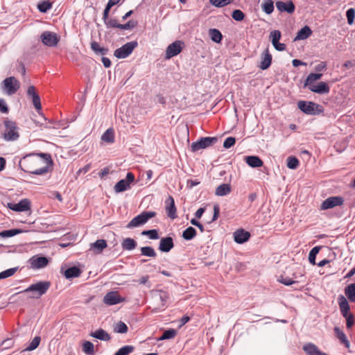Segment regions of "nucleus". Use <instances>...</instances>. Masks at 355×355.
Wrapping results in <instances>:
<instances>
[{"mask_svg": "<svg viewBox=\"0 0 355 355\" xmlns=\"http://www.w3.org/2000/svg\"><path fill=\"white\" fill-rule=\"evenodd\" d=\"M28 172L35 175H42L48 171L52 164L50 155L46 153L37 154L29 160Z\"/></svg>", "mask_w": 355, "mask_h": 355, "instance_id": "1", "label": "nucleus"}, {"mask_svg": "<svg viewBox=\"0 0 355 355\" xmlns=\"http://www.w3.org/2000/svg\"><path fill=\"white\" fill-rule=\"evenodd\" d=\"M152 299L154 306L153 312L157 313L166 306V302L169 299V295L164 291H155L153 292Z\"/></svg>", "mask_w": 355, "mask_h": 355, "instance_id": "2", "label": "nucleus"}, {"mask_svg": "<svg viewBox=\"0 0 355 355\" xmlns=\"http://www.w3.org/2000/svg\"><path fill=\"white\" fill-rule=\"evenodd\" d=\"M50 285L49 282H39L36 284H31L24 290V292L31 293L32 295L31 297L32 298H39L48 291Z\"/></svg>", "mask_w": 355, "mask_h": 355, "instance_id": "3", "label": "nucleus"}, {"mask_svg": "<svg viewBox=\"0 0 355 355\" xmlns=\"http://www.w3.org/2000/svg\"><path fill=\"white\" fill-rule=\"evenodd\" d=\"M5 130L3 138L6 141H15L19 137V128L17 123L12 121L6 120L4 122Z\"/></svg>", "mask_w": 355, "mask_h": 355, "instance_id": "4", "label": "nucleus"}, {"mask_svg": "<svg viewBox=\"0 0 355 355\" xmlns=\"http://www.w3.org/2000/svg\"><path fill=\"white\" fill-rule=\"evenodd\" d=\"M19 88V81L13 76L6 78L1 83L2 90L8 96L15 94Z\"/></svg>", "mask_w": 355, "mask_h": 355, "instance_id": "5", "label": "nucleus"}, {"mask_svg": "<svg viewBox=\"0 0 355 355\" xmlns=\"http://www.w3.org/2000/svg\"><path fill=\"white\" fill-rule=\"evenodd\" d=\"M156 215L154 211H143L133 218L127 225V228H134L144 225L148 220Z\"/></svg>", "mask_w": 355, "mask_h": 355, "instance_id": "6", "label": "nucleus"}, {"mask_svg": "<svg viewBox=\"0 0 355 355\" xmlns=\"http://www.w3.org/2000/svg\"><path fill=\"white\" fill-rule=\"evenodd\" d=\"M137 45L138 44L136 41L128 42L121 47L116 49L114 52V55L119 59H124L132 53Z\"/></svg>", "mask_w": 355, "mask_h": 355, "instance_id": "7", "label": "nucleus"}, {"mask_svg": "<svg viewBox=\"0 0 355 355\" xmlns=\"http://www.w3.org/2000/svg\"><path fill=\"white\" fill-rule=\"evenodd\" d=\"M6 207L15 212H25L31 209V202L28 198H24L19 202H8Z\"/></svg>", "mask_w": 355, "mask_h": 355, "instance_id": "8", "label": "nucleus"}, {"mask_svg": "<svg viewBox=\"0 0 355 355\" xmlns=\"http://www.w3.org/2000/svg\"><path fill=\"white\" fill-rule=\"evenodd\" d=\"M217 139L216 137H202L196 142H193L191 146L192 152H196L201 149L206 148L212 146Z\"/></svg>", "mask_w": 355, "mask_h": 355, "instance_id": "9", "label": "nucleus"}, {"mask_svg": "<svg viewBox=\"0 0 355 355\" xmlns=\"http://www.w3.org/2000/svg\"><path fill=\"white\" fill-rule=\"evenodd\" d=\"M40 39L45 46L53 47L58 44L60 37L55 33L44 31L41 34Z\"/></svg>", "mask_w": 355, "mask_h": 355, "instance_id": "10", "label": "nucleus"}, {"mask_svg": "<svg viewBox=\"0 0 355 355\" xmlns=\"http://www.w3.org/2000/svg\"><path fill=\"white\" fill-rule=\"evenodd\" d=\"M298 108L306 114H315L319 110L320 105L313 102L304 101L297 103Z\"/></svg>", "mask_w": 355, "mask_h": 355, "instance_id": "11", "label": "nucleus"}, {"mask_svg": "<svg viewBox=\"0 0 355 355\" xmlns=\"http://www.w3.org/2000/svg\"><path fill=\"white\" fill-rule=\"evenodd\" d=\"M135 180V176L132 173H128L125 180H121L114 186L116 193L123 192L130 188V184Z\"/></svg>", "mask_w": 355, "mask_h": 355, "instance_id": "12", "label": "nucleus"}, {"mask_svg": "<svg viewBox=\"0 0 355 355\" xmlns=\"http://www.w3.org/2000/svg\"><path fill=\"white\" fill-rule=\"evenodd\" d=\"M343 203V198L340 196H332L324 200L320 205L321 210H326L334 208L336 206L342 205Z\"/></svg>", "mask_w": 355, "mask_h": 355, "instance_id": "13", "label": "nucleus"}, {"mask_svg": "<svg viewBox=\"0 0 355 355\" xmlns=\"http://www.w3.org/2000/svg\"><path fill=\"white\" fill-rule=\"evenodd\" d=\"M182 49V43L180 41H175L169 44L166 50V59H171L179 54Z\"/></svg>", "mask_w": 355, "mask_h": 355, "instance_id": "14", "label": "nucleus"}, {"mask_svg": "<svg viewBox=\"0 0 355 355\" xmlns=\"http://www.w3.org/2000/svg\"><path fill=\"white\" fill-rule=\"evenodd\" d=\"M28 263L31 268L40 269L48 265L49 259L44 257L33 256L29 259Z\"/></svg>", "mask_w": 355, "mask_h": 355, "instance_id": "15", "label": "nucleus"}, {"mask_svg": "<svg viewBox=\"0 0 355 355\" xmlns=\"http://www.w3.org/2000/svg\"><path fill=\"white\" fill-rule=\"evenodd\" d=\"M123 301L124 299L120 297L117 292L114 291L107 293L103 298V302L107 305L116 304Z\"/></svg>", "mask_w": 355, "mask_h": 355, "instance_id": "16", "label": "nucleus"}, {"mask_svg": "<svg viewBox=\"0 0 355 355\" xmlns=\"http://www.w3.org/2000/svg\"><path fill=\"white\" fill-rule=\"evenodd\" d=\"M107 246V242L104 239H98L94 243H90L89 251L93 254H98L103 252Z\"/></svg>", "mask_w": 355, "mask_h": 355, "instance_id": "17", "label": "nucleus"}, {"mask_svg": "<svg viewBox=\"0 0 355 355\" xmlns=\"http://www.w3.org/2000/svg\"><path fill=\"white\" fill-rule=\"evenodd\" d=\"M174 246L171 237L162 238L159 245V250L163 252H168Z\"/></svg>", "mask_w": 355, "mask_h": 355, "instance_id": "18", "label": "nucleus"}, {"mask_svg": "<svg viewBox=\"0 0 355 355\" xmlns=\"http://www.w3.org/2000/svg\"><path fill=\"white\" fill-rule=\"evenodd\" d=\"M250 237V234L243 229L238 230L234 233V241L237 243H243Z\"/></svg>", "mask_w": 355, "mask_h": 355, "instance_id": "19", "label": "nucleus"}, {"mask_svg": "<svg viewBox=\"0 0 355 355\" xmlns=\"http://www.w3.org/2000/svg\"><path fill=\"white\" fill-rule=\"evenodd\" d=\"M309 89L317 94H328L329 92V87L324 82H320L318 84L310 85Z\"/></svg>", "mask_w": 355, "mask_h": 355, "instance_id": "20", "label": "nucleus"}, {"mask_svg": "<svg viewBox=\"0 0 355 355\" xmlns=\"http://www.w3.org/2000/svg\"><path fill=\"white\" fill-rule=\"evenodd\" d=\"M271 61L272 56L270 54L268 50L266 49L261 55L259 67L263 70L268 69L271 64Z\"/></svg>", "mask_w": 355, "mask_h": 355, "instance_id": "21", "label": "nucleus"}, {"mask_svg": "<svg viewBox=\"0 0 355 355\" xmlns=\"http://www.w3.org/2000/svg\"><path fill=\"white\" fill-rule=\"evenodd\" d=\"M276 7L280 12L293 13L295 10V6L292 1H277L276 3Z\"/></svg>", "mask_w": 355, "mask_h": 355, "instance_id": "22", "label": "nucleus"}, {"mask_svg": "<svg viewBox=\"0 0 355 355\" xmlns=\"http://www.w3.org/2000/svg\"><path fill=\"white\" fill-rule=\"evenodd\" d=\"M338 302H339V306L340 311L343 314V315L345 318H347V316L351 315L349 313V306L347 301V300L345 298L344 296L341 295L338 297Z\"/></svg>", "mask_w": 355, "mask_h": 355, "instance_id": "23", "label": "nucleus"}, {"mask_svg": "<svg viewBox=\"0 0 355 355\" xmlns=\"http://www.w3.org/2000/svg\"><path fill=\"white\" fill-rule=\"evenodd\" d=\"M166 209L168 214V216L171 218H175L176 217V208L175 207L174 200L171 196H169L168 198L166 201Z\"/></svg>", "mask_w": 355, "mask_h": 355, "instance_id": "24", "label": "nucleus"}, {"mask_svg": "<svg viewBox=\"0 0 355 355\" xmlns=\"http://www.w3.org/2000/svg\"><path fill=\"white\" fill-rule=\"evenodd\" d=\"M311 33L312 31L311 28L309 26H305L297 32L294 40H303L307 39Z\"/></svg>", "mask_w": 355, "mask_h": 355, "instance_id": "25", "label": "nucleus"}, {"mask_svg": "<svg viewBox=\"0 0 355 355\" xmlns=\"http://www.w3.org/2000/svg\"><path fill=\"white\" fill-rule=\"evenodd\" d=\"M231 191L232 187L230 184H222L216 189L215 194L218 196H225L228 195Z\"/></svg>", "mask_w": 355, "mask_h": 355, "instance_id": "26", "label": "nucleus"}, {"mask_svg": "<svg viewBox=\"0 0 355 355\" xmlns=\"http://www.w3.org/2000/svg\"><path fill=\"white\" fill-rule=\"evenodd\" d=\"M246 163L251 167L257 168L263 165L262 160L257 156H248L245 157Z\"/></svg>", "mask_w": 355, "mask_h": 355, "instance_id": "27", "label": "nucleus"}, {"mask_svg": "<svg viewBox=\"0 0 355 355\" xmlns=\"http://www.w3.org/2000/svg\"><path fill=\"white\" fill-rule=\"evenodd\" d=\"M89 336L93 338L99 339L101 340H109L110 339V336H109V334L102 329H98L94 332L90 333Z\"/></svg>", "mask_w": 355, "mask_h": 355, "instance_id": "28", "label": "nucleus"}, {"mask_svg": "<svg viewBox=\"0 0 355 355\" xmlns=\"http://www.w3.org/2000/svg\"><path fill=\"white\" fill-rule=\"evenodd\" d=\"M80 273V269L76 266H73L67 269L64 272V275L67 279H71L79 277Z\"/></svg>", "mask_w": 355, "mask_h": 355, "instance_id": "29", "label": "nucleus"}, {"mask_svg": "<svg viewBox=\"0 0 355 355\" xmlns=\"http://www.w3.org/2000/svg\"><path fill=\"white\" fill-rule=\"evenodd\" d=\"M101 140L106 143H113L114 141V132L113 129H107L101 136Z\"/></svg>", "mask_w": 355, "mask_h": 355, "instance_id": "30", "label": "nucleus"}, {"mask_svg": "<svg viewBox=\"0 0 355 355\" xmlns=\"http://www.w3.org/2000/svg\"><path fill=\"white\" fill-rule=\"evenodd\" d=\"M83 351L87 355H94L95 354L94 344L90 341H84L83 343Z\"/></svg>", "mask_w": 355, "mask_h": 355, "instance_id": "31", "label": "nucleus"}, {"mask_svg": "<svg viewBox=\"0 0 355 355\" xmlns=\"http://www.w3.org/2000/svg\"><path fill=\"white\" fill-rule=\"evenodd\" d=\"M122 247L127 250H132L137 246V242L131 238H126L122 243Z\"/></svg>", "mask_w": 355, "mask_h": 355, "instance_id": "32", "label": "nucleus"}, {"mask_svg": "<svg viewBox=\"0 0 355 355\" xmlns=\"http://www.w3.org/2000/svg\"><path fill=\"white\" fill-rule=\"evenodd\" d=\"M322 73H310L306 80L305 86L309 87L310 85H314V82L321 78Z\"/></svg>", "mask_w": 355, "mask_h": 355, "instance_id": "33", "label": "nucleus"}, {"mask_svg": "<svg viewBox=\"0 0 355 355\" xmlns=\"http://www.w3.org/2000/svg\"><path fill=\"white\" fill-rule=\"evenodd\" d=\"M209 35L212 41L220 43L222 40V34L220 32L215 28L210 29L209 31Z\"/></svg>", "mask_w": 355, "mask_h": 355, "instance_id": "34", "label": "nucleus"}, {"mask_svg": "<svg viewBox=\"0 0 355 355\" xmlns=\"http://www.w3.org/2000/svg\"><path fill=\"white\" fill-rule=\"evenodd\" d=\"M334 331L338 338L347 347H349V343L347 340L345 334L338 327L334 328Z\"/></svg>", "mask_w": 355, "mask_h": 355, "instance_id": "35", "label": "nucleus"}, {"mask_svg": "<svg viewBox=\"0 0 355 355\" xmlns=\"http://www.w3.org/2000/svg\"><path fill=\"white\" fill-rule=\"evenodd\" d=\"M196 235V230L192 227H189L187 228L182 233V237L185 240H191L193 239Z\"/></svg>", "mask_w": 355, "mask_h": 355, "instance_id": "36", "label": "nucleus"}, {"mask_svg": "<svg viewBox=\"0 0 355 355\" xmlns=\"http://www.w3.org/2000/svg\"><path fill=\"white\" fill-rule=\"evenodd\" d=\"M91 49L96 53H99L101 55H105L107 54L108 50L107 49L101 47L98 42H92L91 43Z\"/></svg>", "mask_w": 355, "mask_h": 355, "instance_id": "37", "label": "nucleus"}, {"mask_svg": "<svg viewBox=\"0 0 355 355\" xmlns=\"http://www.w3.org/2000/svg\"><path fill=\"white\" fill-rule=\"evenodd\" d=\"M22 231L19 229H12L8 230H4L0 232V237L1 238H8V237H12L14 236L19 233H21Z\"/></svg>", "mask_w": 355, "mask_h": 355, "instance_id": "38", "label": "nucleus"}, {"mask_svg": "<svg viewBox=\"0 0 355 355\" xmlns=\"http://www.w3.org/2000/svg\"><path fill=\"white\" fill-rule=\"evenodd\" d=\"M345 295L352 302L355 301V284H352L346 288Z\"/></svg>", "mask_w": 355, "mask_h": 355, "instance_id": "39", "label": "nucleus"}, {"mask_svg": "<svg viewBox=\"0 0 355 355\" xmlns=\"http://www.w3.org/2000/svg\"><path fill=\"white\" fill-rule=\"evenodd\" d=\"M177 334V331L173 329L166 330L164 332L162 336L159 338V340L173 338Z\"/></svg>", "mask_w": 355, "mask_h": 355, "instance_id": "40", "label": "nucleus"}, {"mask_svg": "<svg viewBox=\"0 0 355 355\" xmlns=\"http://www.w3.org/2000/svg\"><path fill=\"white\" fill-rule=\"evenodd\" d=\"M263 11L267 14H270L274 10V5L272 0H266L262 4Z\"/></svg>", "mask_w": 355, "mask_h": 355, "instance_id": "41", "label": "nucleus"}, {"mask_svg": "<svg viewBox=\"0 0 355 355\" xmlns=\"http://www.w3.org/2000/svg\"><path fill=\"white\" fill-rule=\"evenodd\" d=\"M134 350V347L131 345H126L120 348L114 355H128Z\"/></svg>", "mask_w": 355, "mask_h": 355, "instance_id": "42", "label": "nucleus"}, {"mask_svg": "<svg viewBox=\"0 0 355 355\" xmlns=\"http://www.w3.org/2000/svg\"><path fill=\"white\" fill-rule=\"evenodd\" d=\"M141 252L146 257H155L156 256V252L152 247H142Z\"/></svg>", "mask_w": 355, "mask_h": 355, "instance_id": "43", "label": "nucleus"}, {"mask_svg": "<svg viewBox=\"0 0 355 355\" xmlns=\"http://www.w3.org/2000/svg\"><path fill=\"white\" fill-rule=\"evenodd\" d=\"M320 246H316V247H314L309 252V262L313 264V265H315V257H316V254L319 252L320 251Z\"/></svg>", "mask_w": 355, "mask_h": 355, "instance_id": "44", "label": "nucleus"}, {"mask_svg": "<svg viewBox=\"0 0 355 355\" xmlns=\"http://www.w3.org/2000/svg\"><path fill=\"white\" fill-rule=\"evenodd\" d=\"M52 4L49 1H44L37 5L38 10L42 12H46L47 10H50Z\"/></svg>", "mask_w": 355, "mask_h": 355, "instance_id": "45", "label": "nucleus"}, {"mask_svg": "<svg viewBox=\"0 0 355 355\" xmlns=\"http://www.w3.org/2000/svg\"><path fill=\"white\" fill-rule=\"evenodd\" d=\"M300 163L295 157H288L287 159V167L291 169H295L298 167Z\"/></svg>", "mask_w": 355, "mask_h": 355, "instance_id": "46", "label": "nucleus"}, {"mask_svg": "<svg viewBox=\"0 0 355 355\" xmlns=\"http://www.w3.org/2000/svg\"><path fill=\"white\" fill-rule=\"evenodd\" d=\"M40 343V337L35 336L32 340V341L31 342L29 345L26 348L25 350L26 351H33V350L35 349L39 346Z\"/></svg>", "mask_w": 355, "mask_h": 355, "instance_id": "47", "label": "nucleus"}, {"mask_svg": "<svg viewBox=\"0 0 355 355\" xmlns=\"http://www.w3.org/2000/svg\"><path fill=\"white\" fill-rule=\"evenodd\" d=\"M128 331L127 325L123 322H117L114 326V331L119 334L126 333Z\"/></svg>", "mask_w": 355, "mask_h": 355, "instance_id": "48", "label": "nucleus"}, {"mask_svg": "<svg viewBox=\"0 0 355 355\" xmlns=\"http://www.w3.org/2000/svg\"><path fill=\"white\" fill-rule=\"evenodd\" d=\"M281 38V33L277 30L272 31L270 33V39L271 40L272 44H276V42H279Z\"/></svg>", "mask_w": 355, "mask_h": 355, "instance_id": "49", "label": "nucleus"}, {"mask_svg": "<svg viewBox=\"0 0 355 355\" xmlns=\"http://www.w3.org/2000/svg\"><path fill=\"white\" fill-rule=\"evenodd\" d=\"M232 0H209L211 5L220 8L228 5L232 2Z\"/></svg>", "mask_w": 355, "mask_h": 355, "instance_id": "50", "label": "nucleus"}, {"mask_svg": "<svg viewBox=\"0 0 355 355\" xmlns=\"http://www.w3.org/2000/svg\"><path fill=\"white\" fill-rule=\"evenodd\" d=\"M17 271L16 268H12L0 272V279L12 276Z\"/></svg>", "mask_w": 355, "mask_h": 355, "instance_id": "51", "label": "nucleus"}, {"mask_svg": "<svg viewBox=\"0 0 355 355\" xmlns=\"http://www.w3.org/2000/svg\"><path fill=\"white\" fill-rule=\"evenodd\" d=\"M141 234L148 236L150 239H157L159 238L157 230H145L141 232Z\"/></svg>", "mask_w": 355, "mask_h": 355, "instance_id": "52", "label": "nucleus"}, {"mask_svg": "<svg viewBox=\"0 0 355 355\" xmlns=\"http://www.w3.org/2000/svg\"><path fill=\"white\" fill-rule=\"evenodd\" d=\"M346 16L348 24L352 25L354 21L355 10L354 8H349L346 12Z\"/></svg>", "mask_w": 355, "mask_h": 355, "instance_id": "53", "label": "nucleus"}, {"mask_svg": "<svg viewBox=\"0 0 355 355\" xmlns=\"http://www.w3.org/2000/svg\"><path fill=\"white\" fill-rule=\"evenodd\" d=\"M278 282L286 285V286H290L293 284L295 283V281L292 280L291 279L288 278V277H284V275H280L278 277Z\"/></svg>", "mask_w": 355, "mask_h": 355, "instance_id": "54", "label": "nucleus"}, {"mask_svg": "<svg viewBox=\"0 0 355 355\" xmlns=\"http://www.w3.org/2000/svg\"><path fill=\"white\" fill-rule=\"evenodd\" d=\"M232 18L236 21H241L244 18L243 12L240 10H235L232 15Z\"/></svg>", "mask_w": 355, "mask_h": 355, "instance_id": "55", "label": "nucleus"}, {"mask_svg": "<svg viewBox=\"0 0 355 355\" xmlns=\"http://www.w3.org/2000/svg\"><path fill=\"white\" fill-rule=\"evenodd\" d=\"M236 142L235 138L232 137H227L224 143H223V147L225 148H229L234 145Z\"/></svg>", "mask_w": 355, "mask_h": 355, "instance_id": "56", "label": "nucleus"}, {"mask_svg": "<svg viewBox=\"0 0 355 355\" xmlns=\"http://www.w3.org/2000/svg\"><path fill=\"white\" fill-rule=\"evenodd\" d=\"M31 98H32V102H33V104L35 108L37 111L41 110L42 105H41L40 98L39 95L37 96H33Z\"/></svg>", "mask_w": 355, "mask_h": 355, "instance_id": "57", "label": "nucleus"}, {"mask_svg": "<svg viewBox=\"0 0 355 355\" xmlns=\"http://www.w3.org/2000/svg\"><path fill=\"white\" fill-rule=\"evenodd\" d=\"M137 26V23L133 21H129L128 23L125 24L120 25V29L122 30H128L135 28Z\"/></svg>", "mask_w": 355, "mask_h": 355, "instance_id": "58", "label": "nucleus"}, {"mask_svg": "<svg viewBox=\"0 0 355 355\" xmlns=\"http://www.w3.org/2000/svg\"><path fill=\"white\" fill-rule=\"evenodd\" d=\"M105 23L107 26L120 28L121 24H118L116 19H110L109 20H107Z\"/></svg>", "mask_w": 355, "mask_h": 355, "instance_id": "59", "label": "nucleus"}, {"mask_svg": "<svg viewBox=\"0 0 355 355\" xmlns=\"http://www.w3.org/2000/svg\"><path fill=\"white\" fill-rule=\"evenodd\" d=\"M27 95L30 98L38 96V94L36 93L35 87L33 85H30L28 87Z\"/></svg>", "mask_w": 355, "mask_h": 355, "instance_id": "60", "label": "nucleus"}, {"mask_svg": "<svg viewBox=\"0 0 355 355\" xmlns=\"http://www.w3.org/2000/svg\"><path fill=\"white\" fill-rule=\"evenodd\" d=\"M0 112L2 113H7L8 112V108L6 105V103L2 98L0 99Z\"/></svg>", "mask_w": 355, "mask_h": 355, "instance_id": "61", "label": "nucleus"}, {"mask_svg": "<svg viewBox=\"0 0 355 355\" xmlns=\"http://www.w3.org/2000/svg\"><path fill=\"white\" fill-rule=\"evenodd\" d=\"M274 48L279 51H282L285 50L286 46L284 44L279 43V42H276V44H272Z\"/></svg>", "mask_w": 355, "mask_h": 355, "instance_id": "62", "label": "nucleus"}, {"mask_svg": "<svg viewBox=\"0 0 355 355\" xmlns=\"http://www.w3.org/2000/svg\"><path fill=\"white\" fill-rule=\"evenodd\" d=\"M199 184H200V181H198L197 180H189L187 181V187L189 188L197 186Z\"/></svg>", "mask_w": 355, "mask_h": 355, "instance_id": "63", "label": "nucleus"}, {"mask_svg": "<svg viewBox=\"0 0 355 355\" xmlns=\"http://www.w3.org/2000/svg\"><path fill=\"white\" fill-rule=\"evenodd\" d=\"M326 68L325 62H320L315 67V70L317 71H322Z\"/></svg>", "mask_w": 355, "mask_h": 355, "instance_id": "64", "label": "nucleus"}]
</instances>
